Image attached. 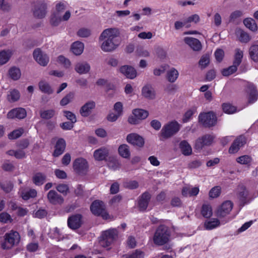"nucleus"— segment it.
Masks as SVG:
<instances>
[{
	"mask_svg": "<svg viewBox=\"0 0 258 258\" xmlns=\"http://www.w3.org/2000/svg\"><path fill=\"white\" fill-rule=\"evenodd\" d=\"M202 215L205 218H210L213 215L212 209L209 204H203L201 210Z\"/></svg>",
	"mask_w": 258,
	"mask_h": 258,
	"instance_id": "38",
	"label": "nucleus"
},
{
	"mask_svg": "<svg viewBox=\"0 0 258 258\" xmlns=\"http://www.w3.org/2000/svg\"><path fill=\"white\" fill-rule=\"evenodd\" d=\"M142 95L146 98L154 99L155 96V91L151 85L144 86L142 90Z\"/></svg>",
	"mask_w": 258,
	"mask_h": 258,
	"instance_id": "28",
	"label": "nucleus"
},
{
	"mask_svg": "<svg viewBox=\"0 0 258 258\" xmlns=\"http://www.w3.org/2000/svg\"><path fill=\"white\" fill-rule=\"evenodd\" d=\"M74 94L70 92L66 95L60 101V104L61 106H65L68 104L73 99Z\"/></svg>",
	"mask_w": 258,
	"mask_h": 258,
	"instance_id": "55",
	"label": "nucleus"
},
{
	"mask_svg": "<svg viewBox=\"0 0 258 258\" xmlns=\"http://www.w3.org/2000/svg\"><path fill=\"white\" fill-rule=\"evenodd\" d=\"M46 177V175L44 173L38 172L33 174L32 180L35 185L40 186L45 182Z\"/></svg>",
	"mask_w": 258,
	"mask_h": 258,
	"instance_id": "25",
	"label": "nucleus"
},
{
	"mask_svg": "<svg viewBox=\"0 0 258 258\" xmlns=\"http://www.w3.org/2000/svg\"><path fill=\"white\" fill-rule=\"evenodd\" d=\"M215 138V136L212 134H206L199 137L196 141L195 148L197 150H201L205 147L210 146Z\"/></svg>",
	"mask_w": 258,
	"mask_h": 258,
	"instance_id": "7",
	"label": "nucleus"
},
{
	"mask_svg": "<svg viewBox=\"0 0 258 258\" xmlns=\"http://www.w3.org/2000/svg\"><path fill=\"white\" fill-rule=\"evenodd\" d=\"M84 49V44L79 41L74 42L71 45L72 52L76 55H80L82 53Z\"/></svg>",
	"mask_w": 258,
	"mask_h": 258,
	"instance_id": "29",
	"label": "nucleus"
},
{
	"mask_svg": "<svg viewBox=\"0 0 258 258\" xmlns=\"http://www.w3.org/2000/svg\"><path fill=\"white\" fill-rule=\"evenodd\" d=\"M171 236L169 228L164 224L157 227L153 236V241L157 246H163L169 242Z\"/></svg>",
	"mask_w": 258,
	"mask_h": 258,
	"instance_id": "2",
	"label": "nucleus"
},
{
	"mask_svg": "<svg viewBox=\"0 0 258 258\" xmlns=\"http://www.w3.org/2000/svg\"><path fill=\"white\" fill-rule=\"evenodd\" d=\"M250 57L255 62H258V44H253L249 49Z\"/></svg>",
	"mask_w": 258,
	"mask_h": 258,
	"instance_id": "37",
	"label": "nucleus"
},
{
	"mask_svg": "<svg viewBox=\"0 0 258 258\" xmlns=\"http://www.w3.org/2000/svg\"><path fill=\"white\" fill-rule=\"evenodd\" d=\"M95 103L93 101L86 102L80 109V113L83 117L89 116L92 112V110L95 108Z\"/></svg>",
	"mask_w": 258,
	"mask_h": 258,
	"instance_id": "21",
	"label": "nucleus"
},
{
	"mask_svg": "<svg viewBox=\"0 0 258 258\" xmlns=\"http://www.w3.org/2000/svg\"><path fill=\"white\" fill-rule=\"evenodd\" d=\"M55 113V111L54 109L41 110L40 111V116L42 119H49L54 116Z\"/></svg>",
	"mask_w": 258,
	"mask_h": 258,
	"instance_id": "44",
	"label": "nucleus"
},
{
	"mask_svg": "<svg viewBox=\"0 0 258 258\" xmlns=\"http://www.w3.org/2000/svg\"><path fill=\"white\" fill-rule=\"evenodd\" d=\"M196 111L197 108L195 107L187 110L183 115L182 118V122L183 123L188 122L191 118L193 115L196 112Z\"/></svg>",
	"mask_w": 258,
	"mask_h": 258,
	"instance_id": "46",
	"label": "nucleus"
},
{
	"mask_svg": "<svg viewBox=\"0 0 258 258\" xmlns=\"http://www.w3.org/2000/svg\"><path fill=\"white\" fill-rule=\"evenodd\" d=\"M76 71L79 74H85L90 70V66H76Z\"/></svg>",
	"mask_w": 258,
	"mask_h": 258,
	"instance_id": "62",
	"label": "nucleus"
},
{
	"mask_svg": "<svg viewBox=\"0 0 258 258\" xmlns=\"http://www.w3.org/2000/svg\"><path fill=\"white\" fill-rule=\"evenodd\" d=\"M56 189L63 196H66L69 192V187L67 184H59L56 186Z\"/></svg>",
	"mask_w": 258,
	"mask_h": 258,
	"instance_id": "52",
	"label": "nucleus"
},
{
	"mask_svg": "<svg viewBox=\"0 0 258 258\" xmlns=\"http://www.w3.org/2000/svg\"><path fill=\"white\" fill-rule=\"evenodd\" d=\"M243 24L246 28L253 32H256L257 30V26L255 20L251 18L244 19Z\"/></svg>",
	"mask_w": 258,
	"mask_h": 258,
	"instance_id": "35",
	"label": "nucleus"
},
{
	"mask_svg": "<svg viewBox=\"0 0 258 258\" xmlns=\"http://www.w3.org/2000/svg\"><path fill=\"white\" fill-rule=\"evenodd\" d=\"M67 7V3L65 2H60L55 5V11L58 14L62 12Z\"/></svg>",
	"mask_w": 258,
	"mask_h": 258,
	"instance_id": "64",
	"label": "nucleus"
},
{
	"mask_svg": "<svg viewBox=\"0 0 258 258\" xmlns=\"http://www.w3.org/2000/svg\"><path fill=\"white\" fill-rule=\"evenodd\" d=\"M5 241L1 243L3 249L8 250L12 248L16 244L19 243L20 236L17 231L11 230L6 233L4 236Z\"/></svg>",
	"mask_w": 258,
	"mask_h": 258,
	"instance_id": "3",
	"label": "nucleus"
},
{
	"mask_svg": "<svg viewBox=\"0 0 258 258\" xmlns=\"http://www.w3.org/2000/svg\"><path fill=\"white\" fill-rule=\"evenodd\" d=\"M109 154L108 150L105 147H101L96 150L94 152V157L97 161H102L106 159Z\"/></svg>",
	"mask_w": 258,
	"mask_h": 258,
	"instance_id": "26",
	"label": "nucleus"
},
{
	"mask_svg": "<svg viewBox=\"0 0 258 258\" xmlns=\"http://www.w3.org/2000/svg\"><path fill=\"white\" fill-rule=\"evenodd\" d=\"M155 52L157 57L160 59H164L166 57V52L160 47H156L155 48Z\"/></svg>",
	"mask_w": 258,
	"mask_h": 258,
	"instance_id": "56",
	"label": "nucleus"
},
{
	"mask_svg": "<svg viewBox=\"0 0 258 258\" xmlns=\"http://www.w3.org/2000/svg\"><path fill=\"white\" fill-rule=\"evenodd\" d=\"M13 221L11 215L6 212H3L0 213V222L3 223H11Z\"/></svg>",
	"mask_w": 258,
	"mask_h": 258,
	"instance_id": "53",
	"label": "nucleus"
},
{
	"mask_svg": "<svg viewBox=\"0 0 258 258\" xmlns=\"http://www.w3.org/2000/svg\"><path fill=\"white\" fill-rule=\"evenodd\" d=\"M220 221L216 218L212 219L211 220L206 221L204 223V227L206 230H210L219 226Z\"/></svg>",
	"mask_w": 258,
	"mask_h": 258,
	"instance_id": "36",
	"label": "nucleus"
},
{
	"mask_svg": "<svg viewBox=\"0 0 258 258\" xmlns=\"http://www.w3.org/2000/svg\"><path fill=\"white\" fill-rule=\"evenodd\" d=\"M235 34L238 40L242 43H247L251 39L248 34L240 29H236Z\"/></svg>",
	"mask_w": 258,
	"mask_h": 258,
	"instance_id": "33",
	"label": "nucleus"
},
{
	"mask_svg": "<svg viewBox=\"0 0 258 258\" xmlns=\"http://www.w3.org/2000/svg\"><path fill=\"white\" fill-rule=\"evenodd\" d=\"M90 210L95 215L101 216L103 218L107 219L109 216L105 211L104 203L102 201L95 200L92 202L90 206Z\"/></svg>",
	"mask_w": 258,
	"mask_h": 258,
	"instance_id": "8",
	"label": "nucleus"
},
{
	"mask_svg": "<svg viewBox=\"0 0 258 258\" xmlns=\"http://www.w3.org/2000/svg\"><path fill=\"white\" fill-rule=\"evenodd\" d=\"M224 112L227 114H233L237 111V107L229 103H224L222 105Z\"/></svg>",
	"mask_w": 258,
	"mask_h": 258,
	"instance_id": "41",
	"label": "nucleus"
},
{
	"mask_svg": "<svg viewBox=\"0 0 258 258\" xmlns=\"http://www.w3.org/2000/svg\"><path fill=\"white\" fill-rule=\"evenodd\" d=\"M247 143V138L244 135L237 136L233 141L228 149V153L233 154L237 153L240 148L244 147Z\"/></svg>",
	"mask_w": 258,
	"mask_h": 258,
	"instance_id": "9",
	"label": "nucleus"
},
{
	"mask_svg": "<svg viewBox=\"0 0 258 258\" xmlns=\"http://www.w3.org/2000/svg\"><path fill=\"white\" fill-rule=\"evenodd\" d=\"M246 92L249 94L248 102L249 104H252L257 101L258 93L254 85L250 82H247L246 85Z\"/></svg>",
	"mask_w": 258,
	"mask_h": 258,
	"instance_id": "16",
	"label": "nucleus"
},
{
	"mask_svg": "<svg viewBox=\"0 0 258 258\" xmlns=\"http://www.w3.org/2000/svg\"><path fill=\"white\" fill-rule=\"evenodd\" d=\"M252 158L248 155H242L236 158V161L237 163L249 166L252 162Z\"/></svg>",
	"mask_w": 258,
	"mask_h": 258,
	"instance_id": "45",
	"label": "nucleus"
},
{
	"mask_svg": "<svg viewBox=\"0 0 258 258\" xmlns=\"http://www.w3.org/2000/svg\"><path fill=\"white\" fill-rule=\"evenodd\" d=\"M61 21V17L56 16L55 14H53L50 17V24L52 26H57L59 24Z\"/></svg>",
	"mask_w": 258,
	"mask_h": 258,
	"instance_id": "57",
	"label": "nucleus"
},
{
	"mask_svg": "<svg viewBox=\"0 0 258 258\" xmlns=\"http://www.w3.org/2000/svg\"><path fill=\"white\" fill-rule=\"evenodd\" d=\"M82 216L81 214L73 215L68 219V225L72 229H79L82 224Z\"/></svg>",
	"mask_w": 258,
	"mask_h": 258,
	"instance_id": "18",
	"label": "nucleus"
},
{
	"mask_svg": "<svg viewBox=\"0 0 258 258\" xmlns=\"http://www.w3.org/2000/svg\"><path fill=\"white\" fill-rule=\"evenodd\" d=\"M38 87L40 91L43 93L50 95L53 92V90L50 84L45 81H40L38 83Z\"/></svg>",
	"mask_w": 258,
	"mask_h": 258,
	"instance_id": "27",
	"label": "nucleus"
},
{
	"mask_svg": "<svg viewBox=\"0 0 258 258\" xmlns=\"http://www.w3.org/2000/svg\"><path fill=\"white\" fill-rule=\"evenodd\" d=\"M233 206V204L230 201L224 202L217 210V216L221 218L225 217L231 211Z\"/></svg>",
	"mask_w": 258,
	"mask_h": 258,
	"instance_id": "13",
	"label": "nucleus"
},
{
	"mask_svg": "<svg viewBox=\"0 0 258 258\" xmlns=\"http://www.w3.org/2000/svg\"><path fill=\"white\" fill-rule=\"evenodd\" d=\"M179 147L182 153L185 156L190 155L192 153V149L190 145L185 140L180 142Z\"/></svg>",
	"mask_w": 258,
	"mask_h": 258,
	"instance_id": "30",
	"label": "nucleus"
},
{
	"mask_svg": "<svg viewBox=\"0 0 258 258\" xmlns=\"http://www.w3.org/2000/svg\"><path fill=\"white\" fill-rule=\"evenodd\" d=\"M47 5L41 3L36 5L33 10L34 16L39 19L43 18L47 13Z\"/></svg>",
	"mask_w": 258,
	"mask_h": 258,
	"instance_id": "20",
	"label": "nucleus"
},
{
	"mask_svg": "<svg viewBox=\"0 0 258 258\" xmlns=\"http://www.w3.org/2000/svg\"><path fill=\"white\" fill-rule=\"evenodd\" d=\"M217 63H220L224 56V52L222 49H217L214 53Z\"/></svg>",
	"mask_w": 258,
	"mask_h": 258,
	"instance_id": "59",
	"label": "nucleus"
},
{
	"mask_svg": "<svg viewBox=\"0 0 258 258\" xmlns=\"http://www.w3.org/2000/svg\"><path fill=\"white\" fill-rule=\"evenodd\" d=\"M27 112L25 108L22 107H17L13 108L9 111L7 114V118L9 119H23L26 117Z\"/></svg>",
	"mask_w": 258,
	"mask_h": 258,
	"instance_id": "14",
	"label": "nucleus"
},
{
	"mask_svg": "<svg viewBox=\"0 0 258 258\" xmlns=\"http://www.w3.org/2000/svg\"><path fill=\"white\" fill-rule=\"evenodd\" d=\"M1 188L6 193L10 192L13 188V184L11 181H5L0 183Z\"/></svg>",
	"mask_w": 258,
	"mask_h": 258,
	"instance_id": "48",
	"label": "nucleus"
},
{
	"mask_svg": "<svg viewBox=\"0 0 258 258\" xmlns=\"http://www.w3.org/2000/svg\"><path fill=\"white\" fill-rule=\"evenodd\" d=\"M119 70L120 73L130 79H134L137 76V71L132 66H121Z\"/></svg>",
	"mask_w": 258,
	"mask_h": 258,
	"instance_id": "22",
	"label": "nucleus"
},
{
	"mask_svg": "<svg viewBox=\"0 0 258 258\" xmlns=\"http://www.w3.org/2000/svg\"><path fill=\"white\" fill-rule=\"evenodd\" d=\"M66 147L65 140L62 138L59 139L55 144V149L53 153V156L55 157H58L64 151Z\"/></svg>",
	"mask_w": 258,
	"mask_h": 258,
	"instance_id": "24",
	"label": "nucleus"
},
{
	"mask_svg": "<svg viewBox=\"0 0 258 258\" xmlns=\"http://www.w3.org/2000/svg\"><path fill=\"white\" fill-rule=\"evenodd\" d=\"M47 198L48 202L53 205H61L64 202L63 197L54 190H50L48 191Z\"/></svg>",
	"mask_w": 258,
	"mask_h": 258,
	"instance_id": "17",
	"label": "nucleus"
},
{
	"mask_svg": "<svg viewBox=\"0 0 258 258\" xmlns=\"http://www.w3.org/2000/svg\"><path fill=\"white\" fill-rule=\"evenodd\" d=\"M89 166L87 160L82 158L75 160L73 162V169L79 175H85L88 170Z\"/></svg>",
	"mask_w": 258,
	"mask_h": 258,
	"instance_id": "10",
	"label": "nucleus"
},
{
	"mask_svg": "<svg viewBox=\"0 0 258 258\" xmlns=\"http://www.w3.org/2000/svg\"><path fill=\"white\" fill-rule=\"evenodd\" d=\"M37 192L36 189L31 188L28 190H23L21 192V197L25 200L27 201L31 198L37 197Z\"/></svg>",
	"mask_w": 258,
	"mask_h": 258,
	"instance_id": "34",
	"label": "nucleus"
},
{
	"mask_svg": "<svg viewBox=\"0 0 258 258\" xmlns=\"http://www.w3.org/2000/svg\"><path fill=\"white\" fill-rule=\"evenodd\" d=\"M77 35L81 37H88L90 36L91 32V30L87 28H81L77 32Z\"/></svg>",
	"mask_w": 258,
	"mask_h": 258,
	"instance_id": "58",
	"label": "nucleus"
},
{
	"mask_svg": "<svg viewBox=\"0 0 258 258\" xmlns=\"http://www.w3.org/2000/svg\"><path fill=\"white\" fill-rule=\"evenodd\" d=\"M238 66H229L228 68L224 69L221 71L223 76L227 77L234 73L237 70Z\"/></svg>",
	"mask_w": 258,
	"mask_h": 258,
	"instance_id": "51",
	"label": "nucleus"
},
{
	"mask_svg": "<svg viewBox=\"0 0 258 258\" xmlns=\"http://www.w3.org/2000/svg\"><path fill=\"white\" fill-rule=\"evenodd\" d=\"M99 39L102 41L101 48L103 51H112L120 44V31L116 28L106 29L101 33Z\"/></svg>",
	"mask_w": 258,
	"mask_h": 258,
	"instance_id": "1",
	"label": "nucleus"
},
{
	"mask_svg": "<svg viewBox=\"0 0 258 258\" xmlns=\"http://www.w3.org/2000/svg\"><path fill=\"white\" fill-rule=\"evenodd\" d=\"M133 114L138 119H144L146 118L149 113L147 111L142 109H135L133 111Z\"/></svg>",
	"mask_w": 258,
	"mask_h": 258,
	"instance_id": "40",
	"label": "nucleus"
},
{
	"mask_svg": "<svg viewBox=\"0 0 258 258\" xmlns=\"http://www.w3.org/2000/svg\"><path fill=\"white\" fill-rule=\"evenodd\" d=\"M24 131V129L22 127L15 130L8 135L9 139L11 140L17 139L23 135Z\"/></svg>",
	"mask_w": 258,
	"mask_h": 258,
	"instance_id": "47",
	"label": "nucleus"
},
{
	"mask_svg": "<svg viewBox=\"0 0 258 258\" xmlns=\"http://www.w3.org/2000/svg\"><path fill=\"white\" fill-rule=\"evenodd\" d=\"M199 120V122L206 127L215 126L217 123V117L213 111L200 113Z\"/></svg>",
	"mask_w": 258,
	"mask_h": 258,
	"instance_id": "6",
	"label": "nucleus"
},
{
	"mask_svg": "<svg viewBox=\"0 0 258 258\" xmlns=\"http://www.w3.org/2000/svg\"><path fill=\"white\" fill-rule=\"evenodd\" d=\"M29 145V141L27 139H24L20 140L17 144V147L20 150H23L28 147Z\"/></svg>",
	"mask_w": 258,
	"mask_h": 258,
	"instance_id": "61",
	"label": "nucleus"
},
{
	"mask_svg": "<svg viewBox=\"0 0 258 258\" xmlns=\"http://www.w3.org/2000/svg\"><path fill=\"white\" fill-rule=\"evenodd\" d=\"M145 252L140 249H137L131 253L126 255V258H144Z\"/></svg>",
	"mask_w": 258,
	"mask_h": 258,
	"instance_id": "50",
	"label": "nucleus"
},
{
	"mask_svg": "<svg viewBox=\"0 0 258 258\" xmlns=\"http://www.w3.org/2000/svg\"><path fill=\"white\" fill-rule=\"evenodd\" d=\"M118 231L116 228H110L103 231L101 242L104 247L110 246L118 238Z\"/></svg>",
	"mask_w": 258,
	"mask_h": 258,
	"instance_id": "5",
	"label": "nucleus"
},
{
	"mask_svg": "<svg viewBox=\"0 0 258 258\" xmlns=\"http://www.w3.org/2000/svg\"><path fill=\"white\" fill-rule=\"evenodd\" d=\"M151 199V195L148 191L143 192L138 198V207L140 212L146 211Z\"/></svg>",
	"mask_w": 258,
	"mask_h": 258,
	"instance_id": "11",
	"label": "nucleus"
},
{
	"mask_svg": "<svg viewBox=\"0 0 258 258\" xmlns=\"http://www.w3.org/2000/svg\"><path fill=\"white\" fill-rule=\"evenodd\" d=\"M20 97L19 92L16 89H13L10 91L8 94L7 99L10 102H15L18 101Z\"/></svg>",
	"mask_w": 258,
	"mask_h": 258,
	"instance_id": "42",
	"label": "nucleus"
},
{
	"mask_svg": "<svg viewBox=\"0 0 258 258\" xmlns=\"http://www.w3.org/2000/svg\"><path fill=\"white\" fill-rule=\"evenodd\" d=\"M180 129L179 123L176 121H172L164 125L160 133V136L162 139L160 140L166 139L170 138Z\"/></svg>",
	"mask_w": 258,
	"mask_h": 258,
	"instance_id": "4",
	"label": "nucleus"
},
{
	"mask_svg": "<svg viewBox=\"0 0 258 258\" xmlns=\"http://www.w3.org/2000/svg\"><path fill=\"white\" fill-rule=\"evenodd\" d=\"M240 189V191L238 193V197L240 202V206L243 207L245 205L250 203L251 199L248 197L249 191L245 186L242 185Z\"/></svg>",
	"mask_w": 258,
	"mask_h": 258,
	"instance_id": "19",
	"label": "nucleus"
},
{
	"mask_svg": "<svg viewBox=\"0 0 258 258\" xmlns=\"http://www.w3.org/2000/svg\"><path fill=\"white\" fill-rule=\"evenodd\" d=\"M8 75L11 79L17 81L20 78L21 72L19 68L14 66L9 69Z\"/></svg>",
	"mask_w": 258,
	"mask_h": 258,
	"instance_id": "32",
	"label": "nucleus"
},
{
	"mask_svg": "<svg viewBox=\"0 0 258 258\" xmlns=\"http://www.w3.org/2000/svg\"><path fill=\"white\" fill-rule=\"evenodd\" d=\"M221 194V187L219 186H216L211 189L209 195L210 198H216L218 197Z\"/></svg>",
	"mask_w": 258,
	"mask_h": 258,
	"instance_id": "54",
	"label": "nucleus"
},
{
	"mask_svg": "<svg viewBox=\"0 0 258 258\" xmlns=\"http://www.w3.org/2000/svg\"><path fill=\"white\" fill-rule=\"evenodd\" d=\"M63 115L66 118L70 120L73 123H75L77 122V118L74 113L72 112L67 110H64L63 111Z\"/></svg>",
	"mask_w": 258,
	"mask_h": 258,
	"instance_id": "60",
	"label": "nucleus"
},
{
	"mask_svg": "<svg viewBox=\"0 0 258 258\" xmlns=\"http://www.w3.org/2000/svg\"><path fill=\"white\" fill-rule=\"evenodd\" d=\"M127 142L134 146L142 147L144 145V138L136 133H131L126 137Z\"/></svg>",
	"mask_w": 258,
	"mask_h": 258,
	"instance_id": "15",
	"label": "nucleus"
},
{
	"mask_svg": "<svg viewBox=\"0 0 258 258\" xmlns=\"http://www.w3.org/2000/svg\"><path fill=\"white\" fill-rule=\"evenodd\" d=\"M13 54L10 49L3 50L0 51V64H4L8 62Z\"/></svg>",
	"mask_w": 258,
	"mask_h": 258,
	"instance_id": "31",
	"label": "nucleus"
},
{
	"mask_svg": "<svg viewBox=\"0 0 258 258\" xmlns=\"http://www.w3.org/2000/svg\"><path fill=\"white\" fill-rule=\"evenodd\" d=\"M11 9V6L5 0H0V10L4 12H8Z\"/></svg>",
	"mask_w": 258,
	"mask_h": 258,
	"instance_id": "63",
	"label": "nucleus"
},
{
	"mask_svg": "<svg viewBox=\"0 0 258 258\" xmlns=\"http://www.w3.org/2000/svg\"><path fill=\"white\" fill-rule=\"evenodd\" d=\"M243 51L239 48H237L235 50L234 58L233 64H239L242 61L243 57Z\"/></svg>",
	"mask_w": 258,
	"mask_h": 258,
	"instance_id": "49",
	"label": "nucleus"
},
{
	"mask_svg": "<svg viewBox=\"0 0 258 258\" xmlns=\"http://www.w3.org/2000/svg\"><path fill=\"white\" fill-rule=\"evenodd\" d=\"M184 41L194 51H200L202 48L201 42L196 38L186 37L184 38Z\"/></svg>",
	"mask_w": 258,
	"mask_h": 258,
	"instance_id": "23",
	"label": "nucleus"
},
{
	"mask_svg": "<svg viewBox=\"0 0 258 258\" xmlns=\"http://www.w3.org/2000/svg\"><path fill=\"white\" fill-rule=\"evenodd\" d=\"M178 75V71L176 69L172 68L167 72L166 75L167 79L169 82L173 83L177 79Z\"/></svg>",
	"mask_w": 258,
	"mask_h": 258,
	"instance_id": "43",
	"label": "nucleus"
},
{
	"mask_svg": "<svg viewBox=\"0 0 258 258\" xmlns=\"http://www.w3.org/2000/svg\"><path fill=\"white\" fill-rule=\"evenodd\" d=\"M118 153L120 156L124 158H129L131 156V153L129 147L126 144H122L119 146Z\"/></svg>",
	"mask_w": 258,
	"mask_h": 258,
	"instance_id": "39",
	"label": "nucleus"
},
{
	"mask_svg": "<svg viewBox=\"0 0 258 258\" xmlns=\"http://www.w3.org/2000/svg\"><path fill=\"white\" fill-rule=\"evenodd\" d=\"M35 60L40 64H47L49 62V57L40 48H35L33 52Z\"/></svg>",
	"mask_w": 258,
	"mask_h": 258,
	"instance_id": "12",
	"label": "nucleus"
}]
</instances>
